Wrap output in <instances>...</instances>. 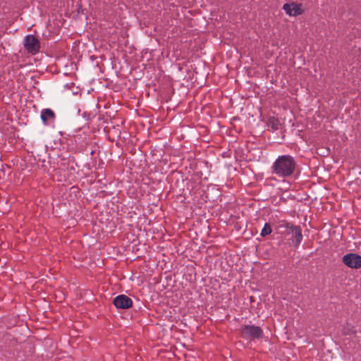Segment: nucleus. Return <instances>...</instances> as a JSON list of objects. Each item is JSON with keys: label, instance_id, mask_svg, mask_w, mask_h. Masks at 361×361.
Here are the masks:
<instances>
[{"label": "nucleus", "instance_id": "20e7f679", "mask_svg": "<svg viewBox=\"0 0 361 361\" xmlns=\"http://www.w3.org/2000/svg\"><path fill=\"white\" fill-rule=\"evenodd\" d=\"M342 261L349 268L355 269L361 268V256L357 254H346L343 257Z\"/></svg>", "mask_w": 361, "mask_h": 361}, {"label": "nucleus", "instance_id": "0eeeda50", "mask_svg": "<svg viewBox=\"0 0 361 361\" xmlns=\"http://www.w3.org/2000/svg\"><path fill=\"white\" fill-rule=\"evenodd\" d=\"M114 304L117 308L128 309L132 306L133 301L126 295H119L114 299Z\"/></svg>", "mask_w": 361, "mask_h": 361}, {"label": "nucleus", "instance_id": "f257e3e1", "mask_svg": "<svg viewBox=\"0 0 361 361\" xmlns=\"http://www.w3.org/2000/svg\"><path fill=\"white\" fill-rule=\"evenodd\" d=\"M296 161L290 155H281L271 166V173L279 178H285L292 176L296 168Z\"/></svg>", "mask_w": 361, "mask_h": 361}, {"label": "nucleus", "instance_id": "423d86ee", "mask_svg": "<svg viewBox=\"0 0 361 361\" xmlns=\"http://www.w3.org/2000/svg\"><path fill=\"white\" fill-rule=\"evenodd\" d=\"M285 227L288 234H291L295 239L296 246H298L302 239V231L300 226H293L290 224H286Z\"/></svg>", "mask_w": 361, "mask_h": 361}, {"label": "nucleus", "instance_id": "6e6552de", "mask_svg": "<svg viewBox=\"0 0 361 361\" xmlns=\"http://www.w3.org/2000/svg\"><path fill=\"white\" fill-rule=\"evenodd\" d=\"M55 114L54 111L50 109H44L41 112V118L42 121L46 123L49 118H54Z\"/></svg>", "mask_w": 361, "mask_h": 361}, {"label": "nucleus", "instance_id": "9d476101", "mask_svg": "<svg viewBox=\"0 0 361 361\" xmlns=\"http://www.w3.org/2000/svg\"><path fill=\"white\" fill-rule=\"evenodd\" d=\"M343 332L345 334H352L355 332L353 326H344Z\"/></svg>", "mask_w": 361, "mask_h": 361}, {"label": "nucleus", "instance_id": "f03ea898", "mask_svg": "<svg viewBox=\"0 0 361 361\" xmlns=\"http://www.w3.org/2000/svg\"><path fill=\"white\" fill-rule=\"evenodd\" d=\"M242 337L245 339H259L262 337L263 331L262 329L257 326L245 325L241 329Z\"/></svg>", "mask_w": 361, "mask_h": 361}, {"label": "nucleus", "instance_id": "1a4fd4ad", "mask_svg": "<svg viewBox=\"0 0 361 361\" xmlns=\"http://www.w3.org/2000/svg\"><path fill=\"white\" fill-rule=\"evenodd\" d=\"M272 231L271 227L269 224L267 223L264 226L263 228L261 231L260 235L262 237H265L268 235H269Z\"/></svg>", "mask_w": 361, "mask_h": 361}, {"label": "nucleus", "instance_id": "39448f33", "mask_svg": "<svg viewBox=\"0 0 361 361\" xmlns=\"http://www.w3.org/2000/svg\"><path fill=\"white\" fill-rule=\"evenodd\" d=\"M283 9L289 16H298L303 13L305 11L303 5L296 2L285 4L283 6Z\"/></svg>", "mask_w": 361, "mask_h": 361}, {"label": "nucleus", "instance_id": "7ed1b4c3", "mask_svg": "<svg viewBox=\"0 0 361 361\" xmlns=\"http://www.w3.org/2000/svg\"><path fill=\"white\" fill-rule=\"evenodd\" d=\"M23 45L29 54H36L39 51L40 42L34 35H30L26 36L24 39Z\"/></svg>", "mask_w": 361, "mask_h": 361}]
</instances>
